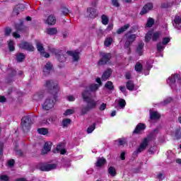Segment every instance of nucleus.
Returning <instances> with one entry per match:
<instances>
[{
	"label": "nucleus",
	"mask_w": 181,
	"mask_h": 181,
	"mask_svg": "<svg viewBox=\"0 0 181 181\" xmlns=\"http://www.w3.org/2000/svg\"><path fill=\"white\" fill-rule=\"evenodd\" d=\"M45 87L47 88L48 93L52 96L48 97L45 100L42 105V108L45 111H49L54 108L56 103H57V94L60 91V88H59V83L53 80L47 81Z\"/></svg>",
	"instance_id": "f257e3e1"
},
{
	"label": "nucleus",
	"mask_w": 181,
	"mask_h": 181,
	"mask_svg": "<svg viewBox=\"0 0 181 181\" xmlns=\"http://www.w3.org/2000/svg\"><path fill=\"white\" fill-rule=\"evenodd\" d=\"M158 132H159V129H154L152 133H150L146 138H144L136 151L133 152L132 157L136 158L138 154L141 153V152H144V151L146 149V147L148 146L149 142L155 138L153 134H158Z\"/></svg>",
	"instance_id": "f03ea898"
},
{
	"label": "nucleus",
	"mask_w": 181,
	"mask_h": 181,
	"mask_svg": "<svg viewBox=\"0 0 181 181\" xmlns=\"http://www.w3.org/2000/svg\"><path fill=\"white\" fill-rule=\"evenodd\" d=\"M125 42L124 45V49H129V53L131 52V45L136 40V34H132V31H129L124 34Z\"/></svg>",
	"instance_id": "7ed1b4c3"
},
{
	"label": "nucleus",
	"mask_w": 181,
	"mask_h": 181,
	"mask_svg": "<svg viewBox=\"0 0 181 181\" xmlns=\"http://www.w3.org/2000/svg\"><path fill=\"white\" fill-rule=\"evenodd\" d=\"M32 124H33V122H32V117L24 116L21 119V129L23 131V132H29V131H30Z\"/></svg>",
	"instance_id": "20e7f679"
},
{
	"label": "nucleus",
	"mask_w": 181,
	"mask_h": 181,
	"mask_svg": "<svg viewBox=\"0 0 181 181\" xmlns=\"http://www.w3.org/2000/svg\"><path fill=\"white\" fill-rule=\"evenodd\" d=\"M100 60L98 62V66H105L108 64L112 59V54L110 52H100Z\"/></svg>",
	"instance_id": "39448f33"
},
{
	"label": "nucleus",
	"mask_w": 181,
	"mask_h": 181,
	"mask_svg": "<svg viewBox=\"0 0 181 181\" xmlns=\"http://www.w3.org/2000/svg\"><path fill=\"white\" fill-rule=\"evenodd\" d=\"M48 51L49 52V53H52V54H54L57 57L59 63H64V62H66V57H64V54H63V51L62 49L48 47Z\"/></svg>",
	"instance_id": "423d86ee"
},
{
	"label": "nucleus",
	"mask_w": 181,
	"mask_h": 181,
	"mask_svg": "<svg viewBox=\"0 0 181 181\" xmlns=\"http://www.w3.org/2000/svg\"><path fill=\"white\" fill-rule=\"evenodd\" d=\"M37 168L41 172H50V170H53V169H56V164H47L46 163H40L37 165Z\"/></svg>",
	"instance_id": "0eeeda50"
},
{
	"label": "nucleus",
	"mask_w": 181,
	"mask_h": 181,
	"mask_svg": "<svg viewBox=\"0 0 181 181\" xmlns=\"http://www.w3.org/2000/svg\"><path fill=\"white\" fill-rule=\"evenodd\" d=\"M82 98L85 103H97L93 98H91V91H90L87 88L83 90L81 93Z\"/></svg>",
	"instance_id": "6e6552de"
},
{
	"label": "nucleus",
	"mask_w": 181,
	"mask_h": 181,
	"mask_svg": "<svg viewBox=\"0 0 181 181\" xmlns=\"http://www.w3.org/2000/svg\"><path fill=\"white\" fill-rule=\"evenodd\" d=\"M20 49L28 50V52H35V47L28 42L23 41L18 45Z\"/></svg>",
	"instance_id": "1a4fd4ad"
},
{
	"label": "nucleus",
	"mask_w": 181,
	"mask_h": 181,
	"mask_svg": "<svg viewBox=\"0 0 181 181\" xmlns=\"http://www.w3.org/2000/svg\"><path fill=\"white\" fill-rule=\"evenodd\" d=\"M95 107H97V103L90 102V103H87V105L81 110V115H86L88 111L93 110Z\"/></svg>",
	"instance_id": "9d476101"
},
{
	"label": "nucleus",
	"mask_w": 181,
	"mask_h": 181,
	"mask_svg": "<svg viewBox=\"0 0 181 181\" xmlns=\"http://www.w3.org/2000/svg\"><path fill=\"white\" fill-rule=\"evenodd\" d=\"M153 9V4L152 3H147L144 6V7L141 8V11H140L139 15H146L149 11H152Z\"/></svg>",
	"instance_id": "9b49d317"
},
{
	"label": "nucleus",
	"mask_w": 181,
	"mask_h": 181,
	"mask_svg": "<svg viewBox=\"0 0 181 181\" xmlns=\"http://www.w3.org/2000/svg\"><path fill=\"white\" fill-rule=\"evenodd\" d=\"M144 129H146V125L144 123H139L133 131V134L134 135H138L141 134V132H142Z\"/></svg>",
	"instance_id": "f8f14e48"
},
{
	"label": "nucleus",
	"mask_w": 181,
	"mask_h": 181,
	"mask_svg": "<svg viewBox=\"0 0 181 181\" xmlns=\"http://www.w3.org/2000/svg\"><path fill=\"white\" fill-rule=\"evenodd\" d=\"M87 13L88 15V18H90V19H95V18H97L98 16V12L97 11V9L94 8H88Z\"/></svg>",
	"instance_id": "ddd939ff"
},
{
	"label": "nucleus",
	"mask_w": 181,
	"mask_h": 181,
	"mask_svg": "<svg viewBox=\"0 0 181 181\" xmlns=\"http://www.w3.org/2000/svg\"><path fill=\"white\" fill-rule=\"evenodd\" d=\"M68 56L73 57V62H78L80 60V52L78 51H67Z\"/></svg>",
	"instance_id": "4468645a"
},
{
	"label": "nucleus",
	"mask_w": 181,
	"mask_h": 181,
	"mask_svg": "<svg viewBox=\"0 0 181 181\" xmlns=\"http://www.w3.org/2000/svg\"><path fill=\"white\" fill-rule=\"evenodd\" d=\"M169 81L171 84H175V83H178V84H180L181 78L180 74H175L174 75H172L170 77L168 78Z\"/></svg>",
	"instance_id": "2eb2a0df"
},
{
	"label": "nucleus",
	"mask_w": 181,
	"mask_h": 181,
	"mask_svg": "<svg viewBox=\"0 0 181 181\" xmlns=\"http://www.w3.org/2000/svg\"><path fill=\"white\" fill-rule=\"evenodd\" d=\"M174 24L173 26H175V28H176V29H178V30H180L181 29V17L180 16L176 15L174 17V20H173Z\"/></svg>",
	"instance_id": "dca6fc26"
},
{
	"label": "nucleus",
	"mask_w": 181,
	"mask_h": 181,
	"mask_svg": "<svg viewBox=\"0 0 181 181\" xmlns=\"http://www.w3.org/2000/svg\"><path fill=\"white\" fill-rule=\"evenodd\" d=\"M25 4H19L15 7L13 10V13L18 16L19 15V12H22L25 9Z\"/></svg>",
	"instance_id": "f3484780"
},
{
	"label": "nucleus",
	"mask_w": 181,
	"mask_h": 181,
	"mask_svg": "<svg viewBox=\"0 0 181 181\" xmlns=\"http://www.w3.org/2000/svg\"><path fill=\"white\" fill-rule=\"evenodd\" d=\"M52 151V143L51 142H45L44 144V148L42 151V155H46V153H49Z\"/></svg>",
	"instance_id": "a211bd4d"
},
{
	"label": "nucleus",
	"mask_w": 181,
	"mask_h": 181,
	"mask_svg": "<svg viewBox=\"0 0 181 181\" xmlns=\"http://www.w3.org/2000/svg\"><path fill=\"white\" fill-rule=\"evenodd\" d=\"M145 44L144 42H139L136 49V53L139 56H142L144 54V47Z\"/></svg>",
	"instance_id": "6ab92c4d"
},
{
	"label": "nucleus",
	"mask_w": 181,
	"mask_h": 181,
	"mask_svg": "<svg viewBox=\"0 0 181 181\" xmlns=\"http://www.w3.org/2000/svg\"><path fill=\"white\" fill-rule=\"evenodd\" d=\"M111 74H112V69L108 68L102 75L103 80H108L111 77Z\"/></svg>",
	"instance_id": "aec40b11"
},
{
	"label": "nucleus",
	"mask_w": 181,
	"mask_h": 181,
	"mask_svg": "<svg viewBox=\"0 0 181 181\" xmlns=\"http://www.w3.org/2000/svg\"><path fill=\"white\" fill-rule=\"evenodd\" d=\"M53 70V64H52V62H48L45 65V67L43 69V72L46 73L47 74H50V71Z\"/></svg>",
	"instance_id": "412c9836"
},
{
	"label": "nucleus",
	"mask_w": 181,
	"mask_h": 181,
	"mask_svg": "<svg viewBox=\"0 0 181 181\" xmlns=\"http://www.w3.org/2000/svg\"><path fill=\"white\" fill-rule=\"evenodd\" d=\"M100 88V85L97 83H92L90 84L88 86L86 87V90L90 91V93H95Z\"/></svg>",
	"instance_id": "4be33fe9"
},
{
	"label": "nucleus",
	"mask_w": 181,
	"mask_h": 181,
	"mask_svg": "<svg viewBox=\"0 0 181 181\" xmlns=\"http://www.w3.org/2000/svg\"><path fill=\"white\" fill-rule=\"evenodd\" d=\"M25 59H26V56L22 52H18L16 54V60L18 63H22Z\"/></svg>",
	"instance_id": "5701e85b"
},
{
	"label": "nucleus",
	"mask_w": 181,
	"mask_h": 181,
	"mask_svg": "<svg viewBox=\"0 0 181 181\" xmlns=\"http://www.w3.org/2000/svg\"><path fill=\"white\" fill-rule=\"evenodd\" d=\"M107 163V159L104 158V157L99 158L95 163V166L97 168H101V166H104Z\"/></svg>",
	"instance_id": "b1692460"
},
{
	"label": "nucleus",
	"mask_w": 181,
	"mask_h": 181,
	"mask_svg": "<svg viewBox=\"0 0 181 181\" xmlns=\"http://www.w3.org/2000/svg\"><path fill=\"white\" fill-rule=\"evenodd\" d=\"M25 29H26V27L25 25H23V21H21L19 24H16V30L18 33L21 32H25Z\"/></svg>",
	"instance_id": "393cba45"
},
{
	"label": "nucleus",
	"mask_w": 181,
	"mask_h": 181,
	"mask_svg": "<svg viewBox=\"0 0 181 181\" xmlns=\"http://www.w3.org/2000/svg\"><path fill=\"white\" fill-rule=\"evenodd\" d=\"M126 88H127L129 91H134L135 89V83H134V81L129 80L126 83Z\"/></svg>",
	"instance_id": "a878e982"
},
{
	"label": "nucleus",
	"mask_w": 181,
	"mask_h": 181,
	"mask_svg": "<svg viewBox=\"0 0 181 181\" xmlns=\"http://www.w3.org/2000/svg\"><path fill=\"white\" fill-rule=\"evenodd\" d=\"M129 24H126L123 25L117 30L116 33H117V35H121V33H124V32H126V30H128V29H129Z\"/></svg>",
	"instance_id": "bb28decb"
},
{
	"label": "nucleus",
	"mask_w": 181,
	"mask_h": 181,
	"mask_svg": "<svg viewBox=\"0 0 181 181\" xmlns=\"http://www.w3.org/2000/svg\"><path fill=\"white\" fill-rule=\"evenodd\" d=\"M47 23L50 25H56V17L53 15H50L47 18Z\"/></svg>",
	"instance_id": "cd10ccee"
},
{
	"label": "nucleus",
	"mask_w": 181,
	"mask_h": 181,
	"mask_svg": "<svg viewBox=\"0 0 181 181\" xmlns=\"http://www.w3.org/2000/svg\"><path fill=\"white\" fill-rule=\"evenodd\" d=\"M160 114H159L158 112H152L150 114V119L151 120L160 119Z\"/></svg>",
	"instance_id": "c85d7f7f"
},
{
	"label": "nucleus",
	"mask_w": 181,
	"mask_h": 181,
	"mask_svg": "<svg viewBox=\"0 0 181 181\" xmlns=\"http://www.w3.org/2000/svg\"><path fill=\"white\" fill-rule=\"evenodd\" d=\"M36 47L41 56H43V54H45V47H43V45L40 42H37Z\"/></svg>",
	"instance_id": "c756f323"
},
{
	"label": "nucleus",
	"mask_w": 181,
	"mask_h": 181,
	"mask_svg": "<svg viewBox=\"0 0 181 181\" xmlns=\"http://www.w3.org/2000/svg\"><path fill=\"white\" fill-rule=\"evenodd\" d=\"M37 131L40 135H47L49 134V129L45 127L38 128Z\"/></svg>",
	"instance_id": "7c9ffc66"
},
{
	"label": "nucleus",
	"mask_w": 181,
	"mask_h": 181,
	"mask_svg": "<svg viewBox=\"0 0 181 181\" xmlns=\"http://www.w3.org/2000/svg\"><path fill=\"white\" fill-rule=\"evenodd\" d=\"M8 48L9 52H15V42H13V40H10L8 41Z\"/></svg>",
	"instance_id": "2f4dec72"
},
{
	"label": "nucleus",
	"mask_w": 181,
	"mask_h": 181,
	"mask_svg": "<svg viewBox=\"0 0 181 181\" xmlns=\"http://www.w3.org/2000/svg\"><path fill=\"white\" fill-rule=\"evenodd\" d=\"M160 37V32L157 31L153 33H152L151 39L153 42H157V40Z\"/></svg>",
	"instance_id": "473e14b6"
},
{
	"label": "nucleus",
	"mask_w": 181,
	"mask_h": 181,
	"mask_svg": "<svg viewBox=\"0 0 181 181\" xmlns=\"http://www.w3.org/2000/svg\"><path fill=\"white\" fill-rule=\"evenodd\" d=\"M47 33L50 35H57V28H49L47 29Z\"/></svg>",
	"instance_id": "72a5a7b5"
},
{
	"label": "nucleus",
	"mask_w": 181,
	"mask_h": 181,
	"mask_svg": "<svg viewBox=\"0 0 181 181\" xmlns=\"http://www.w3.org/2000/svg\"><path fill=\"white\" fill-rule=\"evenodd\" d=\"M134 70L138 73H141V71L144 70V66H142V64H141L140 62H137L134 66Z\"/></svg>",
	"instance_id": "f704fd0d"
},
{
	"label": "nucleus",
	"mask_w": 181,
	"mask_h": 181,
	"mask_svg": "<svg viewBox=\"0 0 181 181\" xmlns=\"http://www.w3.org/2000/svg\"><path fill=\"white\" fill-rule=\"evenodd\" d=\"M105 88L107 90H110V91H112V90H114V85L112 84V82H111V81H108L105 84Z\"/></svg>",
	"instance_id": "c9c22d12"
},
{
	"label": "nucleus",
	"mask_w": 181,
	"mask_h": 181,
	"mask_svg": "<svg viewBox=\"0 0 181 181\" xmlns=\"http://www.w3.org/2000/svg\"><path fill=\"white\" fill-rule=\"evenodd\" d=\"M62 124L63 128H66V127H69V124H71V119H69V118L64 119L62 120Z\"/></svg>",
	"instance_id": "e433bc0d"
},
{
	"label": "nucleus",
	"mask_w": 181,
	"mask_h": 181,
	"mask_svg": "<svg viewBox=\"0 0 181 181\" xmlns=\"http://www.w3.org/2000/svg\"><path fill=\"white\" fill-rule=\"evenodd\" d=\"M108 173L110 176H116L117 175V170L113 166H110L108 169Z\"/></svg>",
	"instance_id": "4c0bfd02"
},
{
	"label": "nucleus",
	"mask_w": 181,
	"mask_h": 181,
	"mask_svg": "<svg viewBox=\"0 0 181 181\" xmlns=\"http://www.w3.org/2000/svg\"><path fill=\"white\" fill-rule=\"evenodd\" d=\"M102 23L103 25H108V22H110V19H108V16H105V14H103L101 16Z\"/></svg>",
	"instance_id": "58836bf2"
},
{
	"label": "nucleus",
	"mask_w": 181,
	"mask_h": 181,
	"mask_svg": "<svg viewBox=\"0 0 181 181\" xmlns=\"http://www.w3.org/2000/svg\"><path fill=\"white\" fill-rule=\"evenodd\" d=\"M115 142H118V146H124L127 144V140L124 138H119Z\"/></svg>",
	"instance_id": "ea45409f"
},
{
	"label": "nucleus",
	"mask_w": 181,
	"mask_h": 181,
	"mask_svg": "<svg viewBox=\"0 0 181 181\" xmlns=\"http://www.w3.org/2000/svg\"><path fill=\"white\" fill-rule=\"evenodd\" d=\"M61 12H62L61 15H63L64 16H67V15L70 13V10H69L67 7H62Z\"/></svg>",
	"instance_id": "a19ab883"
},
{
	"label": "nucleus",
	"mask_w": 181,
	"mask_h": 181,
	"mask_svg": "<svg viewBox=\"0 0 181 181\" xmlns=\"http://www.w3.org/2000/svg\"><path fill=\"white\" fill-rule=\"evenodd\" d=\"M155 25V20L152 18H149L146 23V27L147 28H152Z\"/></svg>",
	"instance_id": "79ce46f5"
},
{
	"label": "nucleus",
	"mask_w": 181,
	"mask_h": 181,
	"mask_svg": "<svg viewBox=\"0 0 181 181\" xmlns=\"http://www.w3.org/2000/svg\"><path fill=\"white\" fill-rule=\"evenodd\" d=\"M104 45L106 47H110V46L112 45V37L107 38L105 40Z\"/></svg>",
	"instance_id": "37998d69"
},
{
	"label": "nucleus",
	"mask_w": 181,
	"mask_h": 181,
	"mask_svg": "<svg viewBox=\"0 0 181 181\" xmlns=\"http://www.w3.org/2000/svg\"><path fill=\"white\" fill-rule=\"evenodd\" d=\"M175 136L176 139H181V128L180 127L176 129Z\"/></svg>",
	"instance_id": "c03bdc74"
},
{
	"label": "nucleus",
	"mask_w": 181,
	"mask_h": 181,
	"mask_svg": "<svg viewBox=\"0 0 181 181\" xmlns=\"http://www.w3.org/2000/svg\"><path fill=\"white\" fill-rule=\"evenodd\" d=\"M152 39V31H148L145 35V42L148 43Z\"/></svg>",
	"instance_id": "a18cd8bd"
},
{
	"label": "nucleus",
	"mask_w": 181,
	"mask_h": 181,
	"mask_svg": "<svg viewBox=\"0 0 181 181\" xmlns=\"http://www.w3.org/2000/svg\"><path fill=\"white\" fill-rule=\"evenodd\" d=\"M11 33H12V28L10 27L4 28V36H11Z\"/></svg>",
	"instance_id": "49530a36"
},
{
	"label": "nucleus",
	"mask_w": 181,
	"mask_h": 181,
	"mask_svg": "<svg viewBox=\"0 0 181 181\" xmlns=\"http://www.w3.org/2000/svg\"><path fill=\"white\" fill-rule=\"evenodd\" d=\"M163 44L162 42H158L156 47H157V52H163V49H165V47L163 45Z\"/></svg>",
	"instance_id": "de8ad7c7"
},
{
	"label": "nucleus",
	"mask_w": 181,
	"mask_h": 181,
	"mask_svg": "<svg viewBox=\"0 0 181 181\" xmlns=\"http://www.w3.org/2000/svg\"><path fill=\"white\" fill-rule=\"evenodd\" d=\"M95 129V123H93L92 125L89 126L87 129V133L91 134L93 131Z\"/></svg>",
	"instance_id": "09e8293b"
},
{
	"label": "nucleus",
	"mask_w": 181,
	"mask_h": 181,
	"mask_svg": "<svg viewBox=\"0 0 181 181\" xmlns=\"http://www.w3.org/2000/svg\"><path fill=\"white\" fill-rule=\"evenodd\" d=\"M43 98V94L42 93H35L33 95V99L34 100H42Z\"/></svg>",
	"instance_id": "8fccbe9b"
},
{
	"label": "nucleus",
	"mask_w": 181,
	"mask_h": 181,
	"mask_svg": "<svg viewBox=\"0 0 181 181\" xmlns=\"http://www.w3.org/2000/svg\"><path fill=\"white\" fill-rule=\"evenodd\" d=\"M127 105V102L124 99H120L119 100V106L121 107V108H124Z\"/></svg>",
	"instance_id": "3c124183"
},
{
	"label": "nucleus",
	"mask_w": 181,
	"mask_h": 181,
	"mask_svg": "<svg viewBox=\"0 0 181 181\" xmlns=\"http://www.w3.org/2000/svg\"><path fill=\"white\" fill-rule=\"evenodd\" d=\"M71 114H74V110L71 109H68L65 111V112L64 113V115L67 117V115H71Z\"/></svg>",
	"instance_id": "603ef678"
},
{
	"label": "nucleus",
	"mask_w": 181,
	"mask_h": 181,
	"mask_svg": "<svg viewBox=\"0 0 181 181\" xmlns=\"http://www.w3.org/2000/svg\"><path fill=\"white\" fill-rule=\"evenodd\" d=\"M0 180L2 181H9V177L6 175H0Z\"/></svg>",
	"instance_id": "864d4df0"
},
{
	"label": "nucleus",
	"mask_w": 181,
	"mask_h": 181,
	"mask_svg": "<svg viewBox=\"0 0 181 181\" xmlns=\"http://www.w3.org/2000/svg\"><path fill=\"white\" fill-rule=\"evenodd\" d=\"M112 5L115 6V8H119V3L118 2V0H111Z\"/></svg>",
	"instance_id": "5fc2aeb1"
},
{
	"label": "nucleus",
	"mask_w": 181,
	"mask_h": 181,
	"mask_svg": "<svg viewBox=\"0 0 181 181\" xmlns=\"http://www.w3.org/2000/svg\"><path fill=\"white\" fill-rule=\"evenodd\" d=\"M57 119V117L56 116H51L49 118L47 119V122L48 121L49 122H54Z\"/></svg>",
	"instance_id": "6e6d98bb"
},
{
	"label": "nucleus",
	"mask_w": 181,
	"mask_h": 181,
	"mask_svg": "<svg viewBox=\"0 0 181 181\" xmlns=\"http://www.w3.org/2000/svg\"><path fill=\"white\" fill-rule=\"evenodd\" d=\"M169 42H170V38L165 37L164 38H163V45H168V43H169Z\"/></svg>",
	"instance_id": "4d7b16f0"
},
{
	"label": "nucleus",
	"mask_w": 181,
	"mask_h": 181,
	"mask_svg": "<svg viewBox=\"0 0 181 181\" xmlns=\"http://www.w3.org/2000/svg\"><path fill=\"white\" fill-rule=\"evenodd\" d=\"M14 165H15V160H13V159H10V160L8 161V165L10 168L13 167Z\"/></svg>",
	"instance_id": "13d9d810"
},
{
	"label": "nucleus",
	"mask_w": 181,
	"mask_h": 181,
	"mask_svg": "<svg viewBox=\"0 0 181 181\" xmlns=\"http://www.w3.org/2000/svg\"><path fill=\"white\" fill-rule=\"evenodd\" d=\"M107 108V104L106 103H102L100 106L99 107L100 111H104Z\"/></svg>",
	"instance_id": "bf43d9fd"
},
{
	"label": "nucleus",
	"mask_w": 181,
	"mask_h": 181,
	"mask_svg": "<svg viewBox=\"0 0 181 181\" xmlns=\"http://www.w3.org/2000/svg\"><path fill=\"white\" fill-rule=\"evenodd\" d=\"M173 100V99L172 98H168L167 99H165L163 103L165 105H168L170 104V103H172V101Z\"/></svg>",
	"instance_id": "052dcab7"
},
{
	"label": "nucleus",
	"mask_w": 181,
	"mask_h": 181,
	"mask_svg": "<svg viewBox=\"0 0 181 181\" xmlns=\"http://www.w3.org/2000/svg\"><path fill=\"white\" fill-rule=\"evenodd\" d=\"M16 151V155H18V156H23V151H22V150H16V148H15Z\"/></svg>",
	"instance_id": "680f3d73"
},
{
	"label": "nucleus",
	"mask_w": 181,
	"mask_h": 181,
	"mask_svg": "<svg viewBox=\"0 0 181 181\" xmlns=\"http://www.w3.org/2000/svg\"><path fill=\"white\" fill-rule=\"evenodd\" d=\"M119 88L121 93H122L123 94L127 93V88H125V86H119Z\"/></svg>",
	"instance_id": "e2e57ef3"
},
{
	"label": "nucleus",
	"mask_w": 181,
	"mask_h": 181,
	"mask_svg": "<svg viewBox=\"0 0 181 181\" xmlns=\"http://www.w3.org/2000/svg\"><path fill=\"white\" fill-rule=\"evenodd\" d=\"M16 76V70L12 69L11 72L9 74L10 77H13Z\"/></svg>",
	"instance_id": "0e129e2a"
},
{
	"label": "nucleus",
	"mask_w": 181,
	"mask_h": 181,
	"mask_svg": "<svg viewBox=\"0 0 181 181\" xmlns=\"http://www.w3.org/2000/svg\"><path fill=\"white\" fill-rule=\"evenodd\" d=\"M0 103H6V98L4 95H0Z\"/></svg>",
	"instance_id": "69168bd1"
},
{
	"label": "nucleus",
	"mask_w": 181,
	"mask_h": 181,
	"mask_svg": "<svg viewBox=\"0 0 181 181\" xmlns=\"http://www.w3.org/2000/svg\"><path fill=\"white\" fill-rule=\"evenodd\" d=\"M161 8H163L165 9L169 8V4L168 3H163L161 4Z\"/></svg>",
	"instance_id": "338daca9"
},
{
	"label": "nucleus",
	"mask_w": 181,
	"mask_h": 181,
	"mask_svg": "<svg viewBox=\"0 0 181 181\" xmlns=\"http://www.w3.org/2000/svg\"><path fill=\"white\" fill-rule=\"evenodd\" d=\"M67 100L69 101H74V100H76V98H74V96L71 95L67 96Z\"/></svg>",
	"instance_id": "774afa93"
}]
</instances>
